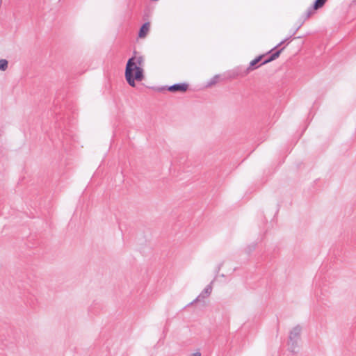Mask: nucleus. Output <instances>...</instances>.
<instances>
[{"label": "nucleus", "instance_id": "f257e3e1", "mask_svg": "<svg viewBox=\"0 0 356 356\" xmlns=\"http://www.w3.org/2000/svg\"><path fill=\"white\" fill-rule=\"evenodd\" d=\"M143 63L144 58L143 56H134L128 60L125 69V78L131 86L135 87V80L138 81L143 80V70L141 67Z\"/></svg>", "mask_w": 356, "mask_h": 356}, {"label": "nucleus", "instance_id": "f03ea898", "mask_svg": "<svg viewBox=\"0 0 356 356\" xmlns=\"http://www.w3.org/2000/svg\"><path fill=\"white\" fill-rule=\"evenodd\" d=\"M302 327L296 325L290 332L288 341L289 349L291 352L296 353L298 351V341L300 338Z\"/></svg>", "mask_w": 356, "mask_h": 356}, {"label": "nucleus", "instance_id": "7ed1b4c3", "mask_svg": "<svg viewBox=\"0 0 356 356\" xmlns=\"http://www.w3.org/2000/svg\"><path fill=\"white\" fill-rule=\"evenodd\" d=\"M327 0H316L313 4V6L308 8L306 12V18H309L314 13V10H316L321 8H322Z\"/></svg>", "mask_w": 356, "mask_h": 356}, {"label": "nucleus", "instance_id": "20e7f679", "mask_svg": "<svg viewBox=\"0 0 356 356\" xmlns=\"http://www.w3.org/2000/svg\"><path fill=\"white\" fill-rule=\"evenodd\" d=\"M212 291V286L211 284H209L206 286V288L202 291V293L190 304L188 305V306L192 305L195 302H200L204 298H208Z\"/></svg>", "mask_w": 356, "mask_h": 356}, {"label": "nucleus", "instance_id": "39448f33", "mask_svg": "<svg viewBox=\"0 0 356 356\" xmlns=\"http://www.w3.org/2000/svg\"><path fill=\"white\" fill-rule=\"evenodd\" d=\"M188 88V85L187 83H176L168 88V90L172 92H184Z\"/></svg>", "mask_w": 356, "mask_h": 356}, {"label": "nucleus", "instance_id": "423d86ee", "mask_svg": "<svg viewBox=\"0 0 356 356\" xmlns=\"http://www.w3.org/2000/svg\"><path fill=\"white\" fill-rule=\"evenodd\" d=\"M150 24L149 22L145 23L140 29L138 36L140 38H145L149 31Z\"/></svg>", "mask_w": 356, "mask_h": 356}, {"label": "nucleus", "instance_id": "0eeeda50", "mask_svg": "<svg viewBox=\"0 0 356 356\" xmlns=\"http://www.w3.org/2000/svg\"><path fill=\"white\" fill-rule=\"evenodd\" d=\"M284 49V47H282L280 49H279V50L276 51L275 52H274L273 54H272L268 59H266V60H264L262 63V64L268 63L273 61V60H275L276 58H277L280 56L281 52L283 51Z\"/></svg>", "mask_w": 356, "mask_h": 356}, {"label": "nucleus", "instance_id": "6e6552de", "mask_svg": "<svg viewBox=\"0 0 356 356\" xmlns=\"http://www.w3.org/2000/svg\"><path fill=\"white\" fill-rule=\"evenodd\" d=\"M263 56H259L253 60H252L250 63L249 67L247 68V72H249L254 69L257 68L256 65L261 60Z\"/></svg>", "mask_w": 356, "mask_h": 356}, {"label": "nucleus", "instance_id": "1a4fd4ad", "mask_svg": "<svg viewBox=\"0 0 356 356\" xmlns=\"http://www.w3.org/2000/svg\"><path fill=\"white\" fill-rule=\"evenodd\" d=\"M8 67V61L6 59L0 60V70L5 71Z\"/></svg>", "mask_w": 356, "mask_h": 356}, {"label": "nucleus", "instance_id": "9d476101", "mask_svg": "<svg viewBox=\"0 0 356 356\" xmlns=\"http://www.w3.org/2000/svg\"><path fill=\"white\" fill-rule=\"evenodd\" d=\"M218 79V76H214V77L211 79V82L209 83V85H210V86H211V85H213V84L216 83L217 82Z\"/></svg>", "mask_w": 356, "mask_h": 356}, {"label": "nucleus", "instance_id": "9b49d317", "mask_svg": "<svg viewBox=\"0 0 356 356\" xmlns=\"http://www.w3.org/2000/svg\"><path fill=\"white\" fill-rule=\"evenodd\" d=\"M190 356H201V353L197 351V352H195V353L191 354Z\"/></svg>", "mask_w": 356, "mask_h": 356}, {"label": "nucleus", "instance_id": "f8f14e48", "mask_svg": "<svg viewBox=\"0 0 356 356\" xmlns=\"http://www.w3.org/2000/svg\"><path fill=\"white\" fill-rule=\"evenodd\" d=\"M284 42H285V40L282 41L281 42H280V43H279V44H278L275 47V48H277V47H280L282 44H284Z\"/></svg>", "mask_w": 356, "mask_h": 356}, {"label": "nucleus", "instance_id": "ddd939ff", "mask_svg": "<svg viewBox=\"0 0 356 356\" xmlns=\"http://www.w3.org/2000/svg\"><path fill=\"white\" fill-rule=\"evenodd\" d=\"M354 2H356V0H355Z\"/></svg>", "mask_w": 356, "mask_h": 356}]
</instances>
